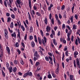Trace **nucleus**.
<instances>
[{
    "label": "nucleus",
    "mask_w": 80,
    "mask_h": 80,
    "mask_svg": "<svg viewBox=\"0 0 80 80\" xmlns=\"http://www.w3.org/2000/svg\"><path fill=\"white\" fill-rule=\"evenodd\" d=\"M29 6L30 8L31 9L30 12L31 14V15L32 18H34V15H35V11L34 10L32 11V2H31V0H29Z\"/></svg>",
    "instance_id": "obj_1"
},
{
    "label": "nucleus",
    "mask_w": 80,
    "mask_h": 80,
    "mask_svg": "<svg viewBox=\"0 0 80 80\" xmlns=\"http://www.w3.org/2000/svg\"><path fill=\"white\" fill-rule=\"evenodd\" d=\"M16 2L17 3H16L15 4L17 7L18 8L19 7V8H21L20 5L22 6L23 5V2H22V1L21 0H16Z\"/></svg>",
    "instance_id": "obj_2"
},
{
    "label": "nucleus",
    "mask_w": 80,
    "mask_h": 80,
    "mask_svg": "<svg viewBox=\"0 0 80 80\" xmlns=\"http://www.w3.org/2000/svg\"><path fill=\"white\" fill-rule=\"evenodd\" d=\"M34 57H36L37 59H38L40 57V55L38 54L37 51H36L34 53Z\"/></svg>",
    "instance_id": "obj_3"
},
{
    "label": "nucleus",
    "mask_w": 80,
    "mask_h": 80,
    "mask_svg": "<svg viewBox=\"0 0 80 80\" xmlns=\"http://www.w3.org/2000/svg\"><path fill=\"white\" fill-rule=\"evenodd\" d=\"M4 36L5 38H6V39L8 38V31L6 29H4Z\"/></svg>",
    "instance_id": "obj_4"
},
{
    "label": "nucleus",
    "mask_w": 80,
    "mask_h": 80,
    "mask_svg": "<svg viewBox=\"0 0 80 80\" xmlns=\"http://www.w3.org/2000/svg\"><path fill=\"white\" fill-rule=\"evenodd\" d=\"M42 42L43 45H45V44L47 42V38L45 37H43V39H42Z\"/></svg>",
    "instance_id": "obj_5"
},
{
    "label": "nucleus",
    "mask_w": 80,
    "mask_h": 80,
    "mask_svg": "<svg viewBox=\"0 0 80 80\" xmlns=\"http://www.w3.org/2000/svg\"><path fill=\"white\" fill-rule=\"evenodd\" d=\"M59 65L58 64L57 68L55 70V73L56 74H58L59 73Z\"/></svg>",
    "instance_id": "obj_6"
},
{
    "label": "nucleus",
    "mask_w": 80,
    "mask_h": 80,
    "mask_svg": "<svg viewBox=\"0 0 80 80\" xmlns=\"http://www.w3.org/2000/svg\"><path fill=\"white\" fill-rule=\"evenodd\" d=\"M76 60L77 65H78V68H80V61L78 60V58Z\"/></svg>",
    "instance_id": "obj_7"
},
{
    "label": "nucleus",
    "mask_w": 80,
    "mask_h": 80,
    "mask_svg": "<svg viewBox=\"0 0 80 80\" xmlns=\"http://www.w3.org/2000/svg\"><path fill=\"white\" fill-rule=\"evenodd\" d=\"M18 34L17 35V38H19V39H20V31H19V29L18 30Z\"/></svg>",
    "instance_id": "obj_8"
},
{
    "label": "nucleus",
    "mask_w": 80,
    "mask_h": 80,
    "mask_svg": "<svg viewBox=\"0 0 80 80\" xmlns=\"http://www.w3.org/2000/svg\"><path fill=\"white\" fill-rule=\"evenodd\" d=\"M46 30L47 32H48L50 30V27L49 26H47Z\"/></svg>",
    "instance_id": "obj_9"
},
{
    "label": "nucleus",
    "mask_w": 80,
    "mask_h": 80,
    "mask_svg": "<svg viewBox=\"0 0 80 80\" xmlns=\"http://www.w3.org/2000/svg\"><path fill=\"white\" fill-rule=\"evenodd\" d=\"M51 73L52 74V77H53L54 78H56V74H55V73H54V72H53V71H51Z\"/></svg>",
    "instance_id": "obj_10"
},
{
    "label": "nucleus",
    "mask_w": 80,
    "mask_h": 80,
    "mask_svg": "<svg viewBox=\"0 0 80 80\" xmlns=\"http://www.w3.org/2000/svg\"><path fill=\"white\" fill-rule=\"evenodd\" d=\"M6 49L7 51L8 52V54L9 55L10 54V48H9L8 47H7Z\"/></svg>",
    "instance_id": "obj_11"
},
{
    "label": "nucleus",
    "mask_w": 80,
    "mask_h": 80,
    "mask_svg": "<svg viewBox=\"0 0 80 80\" xmlns=\"http://www.w3.org/2000/svg\"><path fill=\"white\" fill-rule=\"evenodd\" d=\"M9 70V73H11V72H12V70H13V68L12 67L10 66L9 68H8V69Z\"/></svg>",
    "instance_id": "obj_12"
},
{
    "label": "nucleus",
    "mask_w": 80,
    "mask_h": 80,
    "mask_svg": "<svg viewBox=\"0 0 80 80\" xmlns=\"http://www.w3.org/2000/svg\"><path fill=\"white\" fill-rule=\"evenodd\" d=\"M23 22L24 25V26H25V28H27V31H28V30H29V29H28V27H27V24H26L25 22L23 21Z\"/></svg>",
    "instance_id": "obj_13"
},
{
    "label": "nucleus",
    "mask_w": 80,
    "mask_h": 80,
    "mask_svg": "<svg viewBox=\"0 0 80 80\" xmlns=\"http://www.w3.org/2000/svg\"><path fill=\"white\" fill-rule=\"evenodd\" d=\"M37 4H35L33 6V8L34 10H37Z\"/></svg>",
    "instance_id": "obj_14"
},
{
    "label": "nucleus",
    "mask_w": 80,
    "mask_h": 80,
    "mask_svg": "<svg viewBox=\"0 0 80 80\" xmlns=\"http://www.w3.org/2000/svg\"><path fill=\"white\" fill-rule=\"evenodd\" d=\"M17 23L18 24V27L19 28H20V25H21V22L20 21H19L18 22H17Z\"/></svg>",
    "instance_id": "obj_15"
},
{
    "label": "nucleus",
    "mask_w": 80,
    "mask_h": 80,
    "mask_svg": "<svg viewBox=\"0 0 80 80\" xmlns=\"http://www.w3.org/2000/svg\"><path fill=\"white\" fill-rule=\"evenodd\" d=\"M17 67H14L13 68V72H17Z\"/></svg>",
    "instance_id": "obj_16"
},
{
    "label": "nucleus",
    "mask_w": 80,
    "mask_h": 80,
    "mask_svg": "<svg viewBox=\"0 0 80 80\" xmlns=\"http://www.w3.org/2000/svg\"><path fill=\"white\" fill-rule=\"evenodd\" d=\"M35 42H34L33 41L32 42H31V46L32 47V48H33V47H35Z\"/></svg>",
    "instance_id": "obj_17"
},
{
    "label": "nucleus",
    "mask_w": 80,
    "mask_h": 80,
    "mask_svg": "<svg viewBox=\"0 0 80 80\" xmlns=\"http://www.w3.org/2000/svg\"><path fill=\"white\" fill-rule=\"evenodd\" d=\"M38 40L39 42V43L40 45L42 44V42H41V39L39 37L38 38Z\"/></svg>",
    "instance_id": "obj_18"
},
{
    "label": "nucleus",
    "mask_w": 80,
    "mask_h": 80,
    "mask_svg": "<svg viewBox=\"0 0 80 80\" xmlns=\"http://www.w3.org/2000/svg\"><path fill=\"white\" fill-rule=\"evenodd\" d=\"M34 41L36 43H37V36H36V35H35L34 36Z\"/></svg>",
    "instance_id": "obj_19"
},
{
    "label": "nucleus",
    "mask_w": 80,
    "mask_h": 80,
    "mask_svg": "<svg viewBox=\"0 0 80 80\" xmlns=\"http://www.w3.org/2000/svg\"><path fill=\"white\" fill-rule=\"evenodd\" d=\"M41 67H42L41 66H39L37 68V71H39V70H41Z\"/></svg>",
    "instance_id": "obj_20"
},
{
    "label": "nucleus",
    "mask_w": 80,
    "mask_h": 80,
    "mask_svg": "<svg viewBox=\"0 0 80 80\" xmlns=\"http://www.w3.org/2000/svg\"><path fill=\"white\" fill-rule=\"evenodd\" d=\"M53 43L55 45H57V43L56 40H55V39H53Z\"/></svg>",
    "instance_id": "obj_21"
},
{
    "label": "nucleus",
    "mask_w": 80,
    "mask_h": 80,
    "mask_svg": "<svg viewBox=\"0 0 80 80\" xmlns=\"http://www.w3.org/2000/svg\"><path fill=\"white\" fill-rule=\"evenodd\" d=\"M32 32H33V27H31L29 29V32H30V33H32Z\"/></svg>",
    "instance_id": "obj_22"
},
{
    "label": "nucleus",
    "mask_w": 80,
    "mask_h": 80,
    "mask_svg": "<svg viewBox=\"0 0 80 80\" xmlns=\"http://www.w3.org/2000/svg\"><path fill=\"white\" fill-rule=\"evenodd\" d=\"M10 27L11 28H13V22H12L11 23Z\"/></svg>",
    "instance_id": "obj_23"
},
{
    "label": "nucleus",
    "mask_w": 80,
    "mask_h": 80,
    "mask_svg": "<svg viewBox=\"0 0 80 80\" xmlns=\"http://www.w3.org/2000/svg\"><path fill=\"white\" fill-rule=\"evenodd\" d=\"M28 14L29 19L30 20H32V18H31L30 14V13L28 12Z\"/></svg>",
    "instance_id": "obj_24"
},
{
    "label": "nucleus",
    "mask_w": 80,
    "mask_h": 80,
    "mask_svg": "<svg viewBox=\"0 0 80 80\" xmlns=\"http://www.w3.org/2000/svg\"><path fill=\"white\" fill-rule=\"evenodd\" d=\"M21 28L22 29V31L23 32H24V31L25 30V28H24V27L23 26V25L21 26Z\"/></svg>",
    "instance_id": "obj_25"
},
{
    "label": "nucleus",
    "mask_w": 80,
    "mask_h": 80,
    "mask_svg": "<svg viewBox=\"0 0 80 80\" xmlns=\"http://www.w3.org/2000/svg\"><path fill=\"white\" fill-rule=\"evenodd\" d=\"M45 22V23L46 25H47V23H48V21H47V18H45V19H44V20Z\"/></svg>",
    "instance_id": "obj_26"
},
{
    "label": "nucleus",
    "mask_w": 80,
    "mask_h": 80,
    "mask_svg": "<svg viewBox=\"0 0 80 80\" xmlns=\"http://www.w3.org/2000/svg\"><path fill=\"white\" fill-rule=\"evenodd\" d=\"M6 66L7 69H8V68H9V67H10V65H9V64L8 62L6 63Z\"/></svg>",
    "instance_id": "obj_27"
},
{
    "label": "nucleus",
    "mask_w": 80,
    "mask_h": 80,
    "mask_svg": "<svg viewBox=\"0 0 80 80\" xmlns=\"http://www.w3.org/2000/svg\"><path fill=\"white\" fill-rule=\"evenodd\" d=\"M67 36H68V41H70V34L69 33H68L67 34Z\"/></svg>",
    "instance_id": "obj_28"
},
{
    "label": "nucleus",
    "mask_w": 80,
    "mask_h": 80,
    "mask_svg": "<svg viewBox=\"0 0 80 80\" xmlns=\"http://www.w3.org/2000/svg\"><path fill=\"white\" fill-rule=\"evenodd\" d=\"M11 36L12 37H14V38H16V34H15V32H13V34H11Z\"/></svg>",
    "instance_id": "obj_29"
},
{
    "label": "nucleus",
    "mask_w": 80,
    "mask_h": 80,
    "mask_svg": "<svg viewBox=\"0 0 80 80\" xmlns=\"http://www.w3.org/2000/svg\"><path fill=\"white\" fill-rule=\"evenodd\" d=\"M28 73L29 76H32V72H28Z\"/></svg>",
    "instance_id": "obj_30"
},
{
    "label": "nucleus",
    "mask_w": 80,
    "mask_h": 80,
    "mask_svg": "<svg viewBox=\"0 0 80 80\" xmlns=\"http://www.w3.org/2000/svg\"><path fill=\"white\" fill-rule=\"evenodd\" d=\"M28 72H26V73H25L24 74V75H23V77L24 78H25V77H27V75H28Z\"/></svg>",
    "instance_id": "obj_31"
},
{
    "label": "nucleus",
    "mask_w": 80,
    "mask_h": 80,
    "mask_svg": "<svg viewBox=\"0 0 80 80\" xmlns=\"http://www.w3.org/2000/svg\"><path fill=\"white\" fill-rule=\"evenodd\" d=\"M11 17L13 19H15V15H14V14L11 15Z\"/></svg>",
    "instance_id": "obj_32"
},
{
    "label": "nucleus",
    "mask_w": 80,
    "mask_h": 80,
    "mask_svg": "<svg viewBox=\"0 0 80 80\" xmlns=\"http://www.w3.org/2000/svg\"><path fill=\"white\" fill-rule=\"evenodd\" d=\"M3 56V54H0V60L2 59Z\"/></svg>",
    "instance_id": "obj_33"
},
{
    "label": "nucleus",
    "mask_w": 80,
    "mask_h": 80,
    "mask_svg": "<svg viewBox=\"0 0 80 80\" xmlns=\"http://www.w3.org/2000/svg\"><path fill=\"white\" fill-rule=\"evenodd\" d=\"M27 34H26L24 37V40H25V41H26V40H27Z\"/></svg>",
    "instance_id": "obj_34"
},
{
    "label": "nucleus",
    "mask_w": 80,
    "mask_h": 80,
    "mask_svg": "<svg viewBox=\"0 0 80 80\" xmlns=\"http://www.w3.org/2000/svg\"><path fill=\"white\" fill-rule=\"evenodd\" d=\"M69 78L70 80L73 79V75H70Z\"/></svg>",
    "instance_id": "obj_35"
},
{
    "label": "nucleus",
    "mask_w": 80,
    "mask_h": 80,
    "mask_svg": "<svg viewBox=\"0 0 80 80\" xmlns=\"http://www.w3.org/2000/svg\"><path fill=\"white\" fill-rule=\"evenodd\" d=\"M36 14L38 16H40L41 15V14H40V13H39L38 12H36Z\"/></svg>",
    "instance_id": "obj_36"
},
{
    "label": "nucleus",
    "mask_w": 80,
    "mask_h": 80,
    "mask_svg": "<svg viewBox=\"0 0 80 80\" xmlns=\"http://www.w3.org/2000/svg\"><path fill=\"white\" fill-rule=\"evenodd\" d=\"M20 62L21 64L22 65H24V62H23V61L22 60H21V61H20Z\"/></svg>",
    "instance_id": "obj_37"
},
{
    "label": "nucleus",
    "mask_w": 80,
    "mask_h": 80,
    "mask_svg": "<svg viewBox=\"0 0 80 80\" xmlns=\"http://www.w3.org/2000/svg\"><path fill=\"white\" fill-rule=\"evenodd\" d=\"M39 65H40V62H37L36 63V67H38Z\"/></svg>",
    "instance_id": "obj_38"
},
{
    "label": "nucleus",
    "mask_w": 80,
    "mask_h": 80,
    "mask_svg": "<svg viewBox=\"0 0 80 80\" xmlns=\"http://www.w3.org/2000/svg\"><path fill=\"white\" fill-rule=\"evenodd\" d=\"M73 63L75 68H76V61H75V60L74 61Z\"/></svg>",
    "instance_id": "obj_39"
},
{
    "label": "nucleus",
    "mask_w": 80,
    "mask_h": 80,
    "mask_svg": "<svg viewBox=\"0 0 80 80\" xmlns=\"http://www.w3.org/2000/svg\"><path fill=\"white\" fill-rule=\"evenodd\" d=\"M33 38V36H29V40H32Z\"/></svg>",
    "instance_id": "obj_40"
},
{
    "label": "nucleus",
    "mask_w": 80,
    "mask_h": 80,
    "mask_svg": "<svg viewBox=\"0 0 80 80\" xmlns=\"http://www.w3.org/2000/svg\"><path fill=\"white\" fill-rule=\"evenodd\" d=\"M73 16H72L71 17V18L70 19L71 20L72 22H73Z\"/></svg>",
    "instance_id": "obj_41"
},
{
    "label": "nucleus",
    "mask_w": 80,
    "mask_h": 80,
    "mask_svg": "<svg viewBox=\"0 0 80 80\" xmlns=\"http://www.w3.org/2000/svg\"><path fill=\"white\" fill-rule=\"evenodd\" d=\"M45 59L46 60V61H49V59H48V57H47V56H46L45 57Z\"/></svg>",
    "instance_id": "obj_42"
},
{
    "label": "nucleus",
    "mask_w": 80,
    "mask_h": 80,
    "mask_svg": "<svg viewBox=\"0 0 80 80\" xmlns=\"http://www.w3.org/2000/svg\"><path fill=\"white\" fill-rule=\"evenodd\" d=\"M21 45L23 47V48H25V44L23 42L21 43Z\"/></svg>",
    "instance_id": "obj_43"
},
{
    "label": "nucleus",
    "mask_w": 80,
    "mask_h": 80,
    "mask_svg": "<svg viewBox=\"0 0 80 80\" xmlns=\"http://www.w3.org/2000/svg\"><path fill=\"white\" fill-rule=\"evenodd\" d=\"M10 20H11V18L10 17L8 18L7 22H10Z\"/></svg>",
    "instance_id": "obj_44"
},
{
    "label": "nucleus",
    "mask_w": 80,
    "mask_h": 80,
    "mask_svg": "<svg viewBox=\"0 0 80 80\" xmlns=\"http://www.w3.org/2000/svg\"><path fill=\"white\" fill-rule=\"evenodd\" d=\"M55 18H56V20H58V16L57 15V14H55Z\"/></svg>",
    "instance_id": "obj_45"
},
{
    "label": "nucleus",
    "mask_w": 80,
    "mask_h": 80,
    "mask_svg": "<svg viewBox=\"0 0 80 80\" xmlns=\"http://www.w3.org/2000/svg\"><path fill=\"white\" fill-rule=\"evenodd\" d=\"M78 54L77 51H75L74 52V55H78Z\"/></svg>",
    "instance_id": "obj_46"
},
{
    "label": "nucleus",
    "mask_w": 80,
    "mask_h": 80,
    "mask_svg": "<svg viewBox=\"0 0 80 80\" xmlns=\"http://www.w3.org/2000/svg\"><path fill=\"white\" fill-rule=\"evenodd\" d=\"M51 22L52 23L53 25L54 24V19L52 18L51 20Z\"/></svg>",
    "instance_id": "obj_47"
},
{
    "label": "nucleus",
    "mask_w": 80,
    "mask_h": 80,
    "mask_svg": "<svg viewBox=\"0 0 80 80\" xmlns=\"http://www.w3.org/2000/svg\"><path fill=\"white\" fill-rule=\"evenodd\" d=\"M75 44H76V45H78V40H77V39H76V40Z\"/></svg>",
    "instance_id": "obj_48"
},
{
    "label": "nucleus",
    "mask_w": 80,
    "mask_h": 80,
    "mask_svg": "<svg viewBox=\"0 0 80 80\" xmlns=\"http://www.w3.org/2000/svg\"><path fill=\"white\" fill-rule=\"evenodd\" d=\"M36 23L38 27H39V25H38V22L37 19H36Z\"/></svg>",
    "instance_id": "obj_49"
},
{
    "label": "nucleus",
    "mask_w": 80,
    "mask_h": 80,
    "mask_svg": "<svg viewBox=\"0 0 80 80\" xmlns=\"http://www.w3.org/2000/svg\"><path fill=\"white\" fill-rule=\"evenodd\" d=\"M0 52L1 53V54H3V48H0Z\"/></svg>",
    "instance_id": "obj_50"
},
{
    "label": "nucleus",
    "mask_w": 80,
    "mask_h": 80,
    "mask_svg": "<svg viewBox=\"0 0 80 80\" xmlns=\"http://www.w3.org/2000/svg\"><path fill=\"white\" fill-rule=\"evenodd\" d=\"M40 32L42 36L43 37L44 34H43V31H42V30H40Z\"/></svg>",
    "instance_id": "obj_51"
},
{
    "label": "nucleus",
    "mask_w": 80,
    "mask_h": 80,
    "mask_svg": "<svg viewBox=\"0 0 80 80\" xmlns=\"http://www.w3.org/2000/svg\"><path fill=\"white\" fill-rule=\"evenodd\" d=\"M2 74L3 75V77H5V73H4V72H3V71H2Z\"/></svg>",
    "instance_id": "obj_52"
},
{
    "label": "nucleus",
    "mask_w": 80,
    "mask_h": 80,
    "mask_svg": "<svg viewBox=\"0 0 80 80\" xmlns=\"http://www.w3.org/2000/svg\"><path fill=\"white\" fill-rule=\"evenodd\" d=\"M65 6L64 5H63L61 8V10H64L65 9Z\"/></svg>",
    "instance_id": "obj_53"
},
{
    "label": "nucleus",
    "mask_w": 80,
    "mask_h": 80,
    "mask_svg": "<svg viewBox=\"0 0 80 80\" xmlns=\"http://www.w3.org/2000/svg\"><path fill=\"white\" fill-rule=\"evenodd\" d=\"M4 5L7 7V2H6V1H4Z\"/></svg>",
    "instance_id": "obj_54"
},
{
    "label": "nucleus",
    "mask_w": 80,
    "mask_h": 80,
    "mask_svg": "<svg viewBox=\"0 0 80 80\" xmlns=\"http://www.w3.org/2000/svg\"><path fill=\"white\" fill-rule=\"evenodd\" d=\"M18 46H19V44H18V43L16 42V47H18Z\"/></svg>",
    "instance_id": "obj_55"
},
{
    "label": "nucleus",
    "mask_w": 80,
    "mask_h": 80,
    "mask_svg": "<svg viewBox=\"0 0 80 80\" xmlns=\"http://www.w3.org/2000/svg\"><path fill=\"white\" fill-rule=\"evenodd\" d=\"M52 34H53V35H55V31H53V30H52Z\"/></svg>",
    "instance_id": "obj_56"
},
{
    "label": "nucleus",
    "mask_w": 80,
    "mask_h": 80,
    "mask_svg": "<svg viewBox=\"0 0 80 80\" xmlns=\"http://www.w3.org/2000/svg\"><path fill=\"white\" fill-rule=\"evenodd\" d=\"M17 52L18 53L19 55H20V54L21 52L20 50L18 49H17Z\"/></svg>",
    "instance_id": "obj_57"
},
{
    "label": "nucleus",
    "mask_w": 80,
    "mask_h": 80,
    "mask_svg": "<svg viewBox=\"0 0 80 80\" xmlns=\"http://www.w3.org/2000/svg\"><path fill=\"white\" fill-rule=\"evenodd\" d=\"M73 38H74V37L73 36H72V37L71 38V40L72 42H73Z\"/></svg>",
    "instance_id": "obj_58"
},
{
    "label": "nucleus",
    "mask_w": 80,
    "mask_h": 80,
    "mask_svg": "<svg viewBox=\"0 0 80 80\" xmlns=\"http://www.w3.org/2000/svg\"><path fill=\"white\" fill-rule=\"evenodd\" d=\"M78 38V43L79 44H80V39L78 37L77 38Z\"/></svg>",
    "instance_id": "obj_59"
},
{
    "label": "nucleus",
    "mask_w": 80,
    "mask_h": 80,
    "mask_svg": "<svg viewBox=\"0 0 80 80\" xmlns=\"http://www.w3.org/2000/svg\"><path fill=\"white\" fill-rule=\"evenodd\" d=\"M73 28L74 30H75L76 29V26H75V25L74 24L73 25Z\"/></svg>",
    "instance_id": "obj_60"
},
{
    "label": "nucleus",
    "mask_w": 80,
    "mask_h": 80,
    "mask_svg": "<svg viewBox=\"0 0 80 80\" xmlns=\"http://www.w3.org/2000/svg\"><path fill=\"white\" fill-rule=\"evenodd\" d=\"M68 51H66L65 52V54L66 56H68Z\"/></svg>",
    "instance_id": "obj_61"
},
{
    "label": "nucleus",
    "mask_w": 80,
    "mask_h": 80,
    "mask_svg": "<svg viewBox=\"0 0 80 80\" xmlns=\"http://www.w3.org/2000/svg\"><path fill=\"white\" fill-rule=\"evenodd\" d=\"M65 28V25L64 24H63L62 26V28Z\"/></svg>",
    "instance_id": "obj_62"
},
{
    "label": "nucleus",
    "mask_w": 80,
    "mask_h": 80,
    "mask_svg": "<svg viewBox=\"0 0 80 80\" xmlns=\"http://www.w3.org/2000/svg\"><path fill=\"white\" fill-rule=\"evenodd\" d=\"M74 7L73 6L72 7V12L73 13V10L74 9Z\"/></svg>",
    "instance_id": "obj_63"
},
{
    "label": "nucleus",
    "mask_w": 80,
    "mask_h": 80,
    "mask_svg": "<svg viewBox=\"0 0 80 80\" xmlns=\"http://www.w3.org/2000/svg\"><path fill=\"white\" fill-rule=\"evenodd\" d=\"M14 62L15 64L16 65H17V64L18 63L17 62V60H14Z\"/></svg>",
    "instance_id": "obj_64"
}]
</instances>
